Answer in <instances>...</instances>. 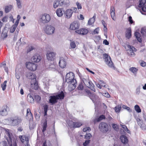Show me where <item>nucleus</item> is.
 Listing matches in <instances>:
<instances>
[{
  "mask_svg": "<svg viewBox=\"0 0 146 146\" xmlns=\"http://www.w3.org/2000/svg\"><path fill=\"white\" fill-rule=\"evenodd\" d=\"M1 129L5 132V137L8 143L9 146H17V140L13 138L11 130L3 127H1ZM0 146H7V142L3 141L0 142Z\"/></svg>",
  "mask_w": 146,
  "mask_h": 146,
  "instance_id": "nucleus-1",
  "label": "nucleus"
},
{
  "mask_svg": "<svg viewBox=\"0 0 146 146\" xmlns=\"http://www.w3.org/2000/svg\"><path fill=\"white\" fill-rule=\"evenodd\" d=\"M64 96V93L63 92L61 91L57 95L50 96L49 102L51 104V105H53L57 102L58 99H63Z\"/></svg>",
  "mask_w": 146,
  "mask_h": 146,
  "instance_id": "nucleus-2",
  "label": "nucleus"
},
{
  "mask_svg": "<svg viewBox=\"0 0 146 146\" xmlns=\"http://www.w3.org/2000/svg\"><path fill=\"white\" fill-rule=\"evenodd\" d=\"M44 32L47 35H51L54 34L55 31L54 26L50 25H47L44 28Z\"/></svg>",
  "mask_w": 146,
  "mask_h": 146,
  "instance_id": "nucleus-3",
  "label": "nucleus"
},
{
  "mask_svg": "<svg viewBox=\"0 0 146 146\" xmlns=\"http://www.w3.org/2000/svg\"><path fill=\"white\" fill-rule=\"evenodd\" d=\"M50 19L51 17L49 15L44 13L40 16L38 21L41 23L45 24L49 22Z\"/></svg>",
  "mask_w": 146,
  "mask_h": 146,
  "instance_id": "nucleus-4",
  "label": "nucleus"
},
{
  "mask_svg": "<svg viewBox=\"0 0 146 146\" xmlns=\"http://www.w3.org/2000/svg\"><path fill=\"white\" fill-rule=\"evenodd\" d=\"M82 81L87 87L90 88L94 92H96V90L94 88V84L88 78L86 79L83 78Z\"/></svg>",
  "mask_w": 146,
  "mask_h": 146,
  "instance_id": "nucleus-5",
  "label": "nucleus"
},
{
  "mask_svg": "<svg viewBox=\"0 0 146 146\" xmlns=\"http://www.w3.org/2000/svg\"><path fill=\"white\" fill-rule=\"evenodd\" d=\"M74 78V73L72 72H70L67 73L66 75V81L67 83H70V82L76 83V80Z\"/></svg>",
  "mask_w": 146,
  "mask_h": 146,
  "instance_id": "nucleus-6",
  "label": "nucleus"
},
{
  "mask_svg": "<svg viewBox=\"0 0 146 146\" xmlns=\"http://www.w3.org/2000/svg\"><path fill=\"white\" fill-rule=\"evenodd\" d=\"M146 0H140L138 6L139 10L141 13L143 14L146 11V6L145 5L146 3Z\"/></svg>",
  "mask_w": 146,
  "mask_h": 146,
  "instance_id": "nucleus-7",
  "label": "nucleus"
},
{
  "mask_svg": "<svg viewBox=\"0 0 146 146\" xmlns=\"http://www.w3.org/2000/svg\"><path fill=\"white\" fill-rule=\"evenodd\" d=\"M103 58L104 59L106 64L110 67H114L113 63L111 60L110 56L108 54L105 53L103 54Z\"/></svg>",
  "mask_w": 146,
  "mask_h": 146,
  "instance_id": "nucleus-8",
  "label": "nucleus"
},
{
  "mask_svg": "<svg viewBox=\"0 0 146 146\" xmlns=\"http://www.w3.org/2000/svg\"><path fill=\"white\" fill-rule=\"evenodd\" d=\"M99 128L102 132L106 133L109 130V125L105 122H102L99 124Z\"/></svg>",
  "mask_w": 146,
  "mask_h": 146,
  "instance_id": "nucleus-9",
  "label": "nucleus"
},
{
  "mask_svg": "<svg viewBox=\"0 0 146 146\" xmlns=\"http://www.w3.org/2000/svg\"><path fill=\"white\" fill-rule=\"evenodd\" d=\"M9 110V108L8 106L6 105H3L0 111V115L2 116H6Z\"/></svg>",
  "mask_w": 146,
  "mask_h": 146,
  "instance_id": "nucleus-10",
  "label": "nucleus"
},
{
  "mask_svg": "<svg viewBox=\"0 0 146 146\" xmlns=\"http://www.w3.org/2000/svg\"><path fill=\"white\" fill-rule=\"evenodd\" d=\"M26 65L27 68L31 71L35 70L37 67L36 64L32 62H27Z\"/></svg>",
  "mask_w": 146,
  "mask_h": 146,
  "instance_id": "nucleus-11",
  "label": "nucleus"
},
{
  "mask_svg": "<svg viewBox=\"0 0 146 146\" xmlns=\"http://www.w3.org/2000/svg\"><path fill=\"white\" fill-rule=\"evenodd\" d=\"M67 123L70 127H73L74 128L78 127L80 126L82 124V123L81 122H74L72 121H67Z\"/></svg>",
  "mask_w": 146,
  "mask_h": 146,
  "instance_id": "nucleus-12",
  "label": "nucleus"
},
{
  "mask_svg": "<svg viewBox=\"0 0 146 146\" xmlns=\"http://www.w3.org/2000/svg\"><path fill=\"white\" fill-rule=\"evenodd\" d=\"M128 48H129L127 50L128 54L132 57L134 56L135 55L134 52H136V49L132 46L128 45Z\"/></svg>",
  "mask_w": 146,
  "mask_h": 146,
  "instance_id": "nucleus-13",
  "label": "nucleus"
},
{
  "mask_svg": "<svg viewBox=\"0 0 146 146\" xmlns=\"http://www.w3.org/2000/svg\"><path fill=\"white\" fill-rule=\"evenodd\" d=\"M80 27V25L78 22L74 21L71 24L70 29L72 30H75L78 29Z\"/></svg>",
  "mask_w": 146,
  "mask_h": 146,
  "instance_id": "nucleus-14",
  "label": "nucleus"
},
{
  "mask_svg": "<svg viewBox=\"0 0 146 146\" xmlns=\"http://www.w3.org/2000/svg\"><path fill=\"white\" fill-rule=\"evenodd\" d=\"M55 55L54 52L48 51L47 52L46 54L47 58L48 60L52 61L54 59Z\"/></svg>",
  "mask_w": 146,
  "mask_h": 146,
  "instance_id": "nucleus-15",
  "label": "nucleus"
},
{
  "mask_svg": "<svg viewBox=\"0 0 146 146\" xmlns=\"http://www.w3.org/2000/svg\"><path fill=\"white\" fill-rule=\"evenodd\" d=\"M21 121V118L18 117H12L11 125L16 126L19 124Z\"/></svg>",
  "mask_w": 146,
  "mask_h": 146,
  "instance_id": "nucleus-16",
  "label": "nucleus"
},
{
  "mask_svg": "<svg viewBox=\"0 0 146 146\" xmlns=\"http://www.w3.org/2000/svg\"><path fill=\"white\" fill-rule=\"evenodd\" d=\"M41 59L40 56L38 54H35L31 58V61L34 62H38Z\"/></svg>",
  "mask_w": 146,
  "mask_h": 146,
  "instance_id": "nucleus-17",
  "label": "nucleus"
},
{
  "mask_svg": "<svg viewBox=\"0 0 146 146\" xmlns=\"http://www.w3.org/2000/svg\"><path fill=\"white\" fill-rule=\"evenodd\" d=\"M26 77L29 79L31 80V81L35 80L36 79V76L35 74L31 72H27L26 74Z\"/></svg>",
  "mask_w": 146,
  "mask_h": 146,
  "instance_id": "nucleus-18",
  "label": "nucleus"
},
{
  "mask_svg": "<svg viewBox=\"0 0 146 146\" xmlns=\"http://www.w3.org/2000/svg\"><path fill=\"white\" fill-rule=\"evenodd\" d=\"M91 99L94 104L95 106L97 105L99 103V98L95 94H93L90 97Z\"/></svg>",
  "mask_w": 146,
  "mask_h": 146,
  "instance_id": "nucleus-19",
  "label": "nucleus"
},
{
  "mask_svg": "<svg viewBox=\"0 0 146 146\" xmlns=\"http://www.w3.org/2000/svg\"><path fill=\"white\" fill-rule=\"evenodd\" d=\"M76 33L82 35H86L88 32V29H86L82 28L75 31Z\"/></svg>",
  "mask_w": 146,
  "mask_h": 146,
  "instance_id": "nucleus-20",
  "label": "nucleus"
},
{
  "mask_svg": "<svg viewBox=\"0 0 146 146\" xmlns=\"http://www.w3.org/2000/svg\"><path fill=\"white\" fill-rule=\"evenodd\" d=\"M73 11L72 9H67L65 12V17L67 19L70 18L72 16Z\"/></svg>",
  "mask_w": 146,
  "mask_h": 146,
  "instance_id": "nucleus-21",
  "label": "nucleus"
},
{
  "mask_svg": "<svg viewBox=\"0 0 146 146\" xmlns=\"http://www.w3.org/2000/svg\"><path fill=\"white\" fill-rule=\"evenodd\" d=\"M59 65L61 68H64L66 65V62L65 60L63 58H60L59 62Z\"/></svg>",
  "mask_w": 146,
  "mask_h": 146,
  "instance_id": "nucleus-22",
  "label": "nucleus"
},
{
  "mask_svg": "<svg viewBox=\"0 0 146 146\" xmlns=\"http://www.w3.org/2000/svg\"><path fill=\"white\" fill-rule=\"evenodd\" d=\"M31 87L32 88L35 90H37L38 88V83L36 81V79L33 81H31Z\"/></svg>",
  "mask_w": 146,
  "mask_h": 146,
  "instance_id": "nucleus-23",
  "label": "nucleus"
},
{
  "mask_svg": "<svg viewBox=\"0 0 146 146\" xmlns=\"http://www.w3.org/2000/svg\"><path fill=\"white\" fill-rule=\"evenodd\" d=\"M19 138L21 142L23 143L25 142L24 144H27L29 143V139L28 137L21 135L19 136Z\"/></svg>",
  "mask_w": 146,
  "mask_h": 146,
  "instance_id": "nucleus-24",
  "label": "nucleus"
},
{
  "mask_svg": "<svg viewBox=\"0 0 146 146\" xmlns=\"http://www.w3.org/2000/svg\"><path fill=\"white\" fill-rule=\"evenodd\" d=\"M68 83L69 84L68 85V88L69 91H72L74 90L76 87V82H70V83Z\"/></svg>",
  "mask_w": 146,
  "mask_h": 146,
  "instance_id": "nucleus-25",
  "label": "nucleus"
},
{
  "mask_svg": "<svg viewBox=\"0 0 146 146\" xmlns=\"http://www.w3.org/2000/svg\"><path fill=\"white\" fill-rule=\"evenodd\" d=\"M64 9L63 8H60L58 9L56 11V13L58 17H61L63 15Z\"/></svg>",
  "mask_w": 146,
  "mask_h": 146,
  "instance_id": "nucleus-26",
  "label": "nucleus"
},
{
  "mask_svg": "<svg viewBox=\"0 0 146 146\" xmlns=\"http://www.w3.org/2000/svg\"><path fill=\"white\" fill-rule=\"evenodd\" d=\"M110 10L111 17L114 21H115V11L114 7H111Z\"/></svg>",
  "mask_w": 146,
  "mask_h": 146,
  "instance_id": "nucleus-27",
  "label": "nucleus"
},
{
  "mask_svg": "<svg viewBox=\"0 0 146 146\" xmlns=\"http://www.w3.org/2000/svg\"><path fill=\"white\" fill-rule=\"evenodd\" d=\"M120 139L121 142L124 144H126L128 142V139L125 135H122L120 137Z\"/></svg>",
  "mask_w": 146,
  "mask_h": 146,
  "instance_id": "nucleus-28",
  "label": "nucleus"
},
{
  "mask_svg": "<svg viewBox=\"0 0 146 146\" xmlns=\"http://www.w3.org/2000/svg\"><path fill=\"white\" fill-rule=\"evenodd\" d=\"M96 16V15L95 13L93 17L89 19L88 22V25H91L94 23L95 21Z\"/></svg>",
  "mask_w": 146,
  "mask_h": 146,
  "instance_id": "nucleus-29",
  "label": "nucleus"
},
{
  "mask_svg": "<svg viewBox=\"0 0 146 146\" xmlns=\"http://www.w3.org/2000/svg\"><path fill=\"white\" fill-rule=\"evenodd\" d=\"M60 0H55L53 3V7L54 8L56 9L58 6L61 5Z\"/></svg>",
  "mask_w": 146,
  "mask_h": 146,
  "instance_id": "nucleus-30",
  "label": "nucleus"
},
{
  "mask_svg": "<svg viewBox=\"0 0 146 146\" xmlns=\"http://www.w3.org/2000/svg\"><path fill=\"white\" fill-rule=\"evenodd\" d=\"M61 5H64L68 6L69 5L70 2L69 0H60Z\"/></svg>",
  "mask_w": 146,
  "mask_h": 146,
  "instance_id": "nucleus-31",
  "label": "nucleus"
},
{
  "mask_svg": "<svg viewBox=\"0 0 146 146\" xmlns=\"http://www.w3.org/2000/svg\"><path fill=\"white\" fill-rule=\"evenodd\" d=\"M12 117H9L4 120V122L6 124L11 125Z\"/></svg>",
  "mask_w": 146,
  "mask_h": 146,
  "instance_id": "nucleus-32",
  "label": "nucleus"
},
{
  "mask_svg": "<svg viewBox=\"0 0 146 146\" xmlns=\"http://www.w3.org/2000/svg\"><path fill=\"white\" fill-rule=\"evenodd\" d=\"M51 81L47 78H45L44 81V84L46 87L49 86L50 84Z\"/></svg>",
  "mask_w": 146,
  "mask_h": 146,
  "instance_id": "nucleus-33",
  "label": "nucleus"
},
{
  "mask_svg": "<svg viewBox=\"0 0 146 146\" xmlns=\"http://www.w3.org/2000/svg\"><path fill=\"white\" fill-rule=\"evenodd\" d=\"M135 35L137 40L139 42H142V40L141 38V36L140 34L138 32H135Z\"/></svg>",
  "mask_w": 146,
  "mask_h": 146,
  "instance_id": "nucleus-34",
  "label": "nucleus"
},
{
  "mask_svg": "<svg viewBox=\"0 0 146 146\" xmlns=\"http://www.w3.org/2000/svg\"><path fill=\"white\" fill-rule=\"evenodd\" d=\"M129 70L134 75H136L138 71V69L135 67H132L129 68Z\"/></svg>",
  "mask_w": 146,
  "mask_h": 146,
  "instance_id": "nucleus-35",
  "label": "nucleus"
},
{
  "mask_svg": "<svg viewBox=\"0 0 146 146\" xmlns=\"http://www.w3.org/2000/svg\"><path fill=\"white\" fill-rule=\"evenodd\" d=\"M27 116L30 119H31L33 118V115L32 114L30 109L28 108L27 109Z\"/></svg>",
  "mask_w": 146,
  "mask_h": 146,
  "instance_id": "nucleus-36",
  "label": "nucleus"
},
{
  "mask_svg": "<svg viewBox=\"0 0 146 146\" xmlns=\"http://www.w3.org/2000/svg\"><path fill=\"white\" fill-rule=\"evenodd\" d=\"M131 36V30L130 28H128L127 30L126 34V37L128 39H129Z\"/></svg>",
  "mask_w": 146,
  "mask_h": 146,
  "instance_id": "nucleus-37",
  "label": "nucleus"
},
{
  "mask_svg": "<svg viewBox=\"0 0 146 146\" xmlns=\"http://www.w3.org/2000/svg\"><path fill=\"white\" fill-rule=\"evenodd\" d=\"M121 105H119L116 106L114 108L115 112L117 113H119L121 109Z\"/></svg>",
  "mask_w": 146,
  "mask_h": 146,
  "instance_id": "nucleus-38",
  "label": "nucleus"
},
{
  "mask_svg": "<svg viewBox=\"0 0 146 146\" xmlns=\"http://www.w3.org/2000/svg\"><path fill=\"white\" fill-rule=\"evenodd\" d=\"M13 7L11 5L6 6L5 8V12L6 13H9L12 9Z\"/></svg>",
  "mask_w": 146,
  "mask_h": 146,
  "instance_id": "nucleus-39",
  "label": "nucleus"
},
{
  "mask_svg": "<svg viewBox=\"0 0 146 146\" xmlns=\"http://www.w3.org/2000/svg\"><path fill=\"white\" fill-rule=\"evenodd\" d=\"M76 46L75 42L74 41L70 40V49H74L76 47Z\"/></svg>",
  "mask_w": 146,
  "mask_h": 146,
  "instance_id": "nucleus-40",
  "label": "nucleus"
},
{
  "mask_svg": "<svg viewBox=\"0 0 146 146\" xmlns=\"http://www.w3.org/2000/svg\"><path fill=\"white\" fill-rule=\"evenodd\" d=\"M27 97L28 100L29 102L31 103H33L34 102V99L31 96V94H28L27 95Z\"/></svg>",
  "mask_w": 146,
  "mask_h": 146,
  "instance_id": "nucleus-41",
  "label": "nucleus"
},
{
  "mask_svg": "<svg viewBox=\"0 0 146 146\" xmlns=\"http://www.w3.org/2000/svg\"><path fill=\"white\" fill-rule=\"evenodd\" d=\"M120 125L124 129V131L127 132L128 133L130 134L131 133V132L128 129V128L127 127L126 125H123L121 124H120Z\"/></svg>",
  "mask_w": 146,
  "mask_h": 146,
  "instance_id": "nucleus-42",
  "label": "nucleus"
},
{
  "mask_svg": "<svg viewBox=\"0 0 146 146\" xmlns=\"http://www.w3.org/2000/svg\"><path fill=\"white\" fill-rule=\"evenodd\" d=\"M142 86L143 85L140 84L137 86L135 91V93L136 94L139 95L140 94V89Z\"/></svg>",
  "mask_w": 146,
  "mask_h": 146,
  "instance_id": "nucleus-43",
  "label": "nucleus"
},
{
  "mask_svg": "<svg viewBox=\"0 0 146 146\" xmlns=\"http://www.w3.org/2000/svg\"><path fill=\"white\" fill-rule=\"evenodd\" d=\"M105 119V116L104 115H100L98 119H95L94 121V123H95L96 121V120H97V121L98 122L100 121L101 120H102L103 119Z\"/></svg>",
  "mask_w": 146,
  "mask_h": 146,
  "instance_id": "nucleus-44",
  "label": "nucleus"
},
{
  "mask_svg": "<svg viewBox=\"0 0 146 146\" xmlns=\"http://www.w3.org/2000/svg\"><path fill=\"white\" fill-rule=\"evenodd\" d=\"M139 125L140 126L141 128L143 130H145L146 129V127L145 124L143 123L142 122H140L139 123Z\"/></svg>",
  "mask_w": 146,
  "mask_h": 146,
  "instance_id": "nucleus-45",
  "label": "nucleus"
},
{
  "mask_svg": "<svg viewBox=\"0 0 146 146\" xmlns=\"http://www.w3.org/2000/svg\"><path fill=\"white\" fill-rule=\"evenodd\" d=\"M134 108L135 110L137 112L140 113L141 112V109L138 105H135V106Z\"/></svg>",
  "mask_w": 146,
  "mask_h": 146,
  "instance_id": "nucleus-46",
  "label": "nucleus"
},
{
  "mask_svg": "<svg viewBox=\"0 0 146 146\" xmlns=\"http://www.w3.org/2000/svg\"><path fill=\"white\" fill-rule=\"evenodd\" d=\"M122 107L123 108L126 110L128 111L129 112H132L131 110L130 109V108L128 107H127L124 105H123L122 106Z\"/></svg>",
  "mask_w": 146,
  "mask_h": 146,
  "instance_id": "nucleus-47",
  "label": "nucleus"
},
{
  "mask_svg": "<svg viewBox=\"0 0 146 146\" xmlns=\"http://www.w3.org/2000/svg\"><path fill=\"white\" fill-rule=\"evenodd\" d=\"M16 28V27H14L12 25L10 28V32L11 33H13L15 31Z\"/></svg>",
  "mask_w": 146,
  "mask_h": 146,
  "instance_id": "nucleus-48",
  "label": "nucleus"
},
{
  "mask_svg": "<svg viewBox=\"0 0 146 146\" xmlns=\"http://www.w3.org/2000/svg\"><path fill=\"white\" fill-rule=\"evenodd\" d=\"M35 100L38 102L39 103L41 100L40 96L38 95H36L35 96Z\"/></svg>",
  "mask_w": 146,
  "mask_h": 146,
  "instance_id": "nucleus-49",
  "label": "nucleus"
},
{
  "mask_svg": "<svg viewBox=\"0 0 146 146\" xmlns=\"http://www.w3.org/2000/svg\"><path fill=\"white\" fill-rule=\"evenodd\" d=\"M56 65L55 64H51L49 66L50 68L51 69H55Z\"/></svg>",
  "mask_w": 146,
  "mask_h": 146,
  "instance_id": "nucleus-50",
  "label": "nucleus"
},
{
  "mask_svg": "<svg viewBox=\"0 0 146 146\" xmlns=\"http://www.w3.org/2000/svg\"><path fill=\"white\" fill-rule=\"evenodd\" d=\"M99 83L100 84L101 87H106V84L104 82V81L102 80H100L99 81Z\"/></svg>",
  "mask_w": 146,
  "mask_h": 146,
  "instance_id": "nucleus-51",
  "label": "nucleus"
},
{
  "mask_svg": "<svg viewBox=\"0 0 146 146\" xmlns=\"http://www.w3.org/2000/svg\"><path fill=\"white\" fill-rule=\"evenodd\" d=\"M112 127L116 131H118L119 129L118 126L117 125L115 124H112Z\"/></svg>",
  "mask_w": 146,
  "mask_h": 146,
  "instance_id": "nucleus-52",
  "label": "nucleus"
},
{
  "mask_svg": "<svg viewBox=\"0 0 146 146\" xmlns=\"http://www.w3.org/2000/svg\"><path fill=\"white\" fill-rule=\"evenodd\" d=\"M76 5L78 9H81L82 8L81 5L78 2H77L76 3Z\"/></svg>",
  "mask_w": 146,
  "mask_h": 146,
  "instance_id": "nucleus-53",
  "label": "nucleus"
},
{
  "mask_svg": "<svg viewBox=\"0 0 146 146\" xmlns=\"http://www.w3.org/2000/svg\"><path fill=\"white\" fill-rule=\"evenodd\" d=\"M99 28H97L94 30L93 34H98L99 33Z\"/></svg>",
  "mask_w": 146,
  "mask_h": 146,
  "instance_id": "nucleus-54",
  "label": "nucleus"
},
{
  "mask_svg": "<svg viewBox=\"0 0 146 146\" xmlns=\"http://www.w3.org/2000/svg\"><path fill=\"white\" fill-rule=\"evenodd\" d=\"M72 11L73 12H74L75 13H78L79 12L78 9L77 8L75 7H73L72 8Z\"/></svg>",
  "mask_w": 146,
  "mask_h": 146,
  "instance_id": "nucleus-55",
  "label": "nucleus"
},
{
  "mask_svg": "<svg viewBox=\"0 0 146 146\" xmlns=\"http://www.w3.org/2000/svg\"><path fill=\"white\" fill-rule=\"evenodd\" d=\"M7 36V33L6 32L4 33L3 32L1 35V37L3 38H6Z\"/></svg>",
  "mask_w": 146,
  "mask_h": 146,
  "instance_id": "nucleus-56",
  "label": "nucleus"
},
{
  "mask_svg": "<svg viewBox=\"0 0 146 146\" xmlns=\"http://www.w3.org/2000/svg\"><path fill=\"white\" fill-rule=\"evenodd\" d=\"M17 7L19 8H21V3L20 1L19 0H17Z\"/></svg>",
  "mask_w": 146,
  "mask_h": 146,
  "instance_id": "nucleus-57",
  "label": "nucleus"
},
{
  "mask_svg": "<svg viewBox=\"0 0 146 146\" xmlns=\"http://www.w3.org/2000/svg\"><path fill=\"white\" fill-rule=\"evenodd\" d=\"M8 16H6L3 17V19H2V21L3 22H6L7 21L8 19Z\"/></svg>",
  "mask_w": 146,
  "mask_h": 146,
  "instance_id": "nucleus-58",
  "label": "nucleus"
},
{
  "mask_svg": "<svg viewBox=\"0 0 146 146\" xmlns=\"http://www.w3.org/2000/svg\"><path fill=\"white\" fill-rule=\"evenodd\" d=\"M92 135L90 133L86 134V135H85V138L86 139H89L91 137Z\"/></svg>",
  "mask_w": 146,
  "mask_h": 146,
  "instance_id": "nucleus-59",
  "label": "nucleus"
},
{
  "mask_svg": "<svg viewBox=\"0 0 146 146\" xmlns=\"http://www.w3.org/2000/svg\"><path fill=\"white\" fill-rule=\"evenodd\" d=\"M47 127V124L46 123H44L42 127V131L44 132L46 130Z\"/></svg>",
  "mask_w": 146,
  "mask_h": 146,
  "instance_id": "nucleus-60",
  "label": "nucleus"
},
{
  "mask_svg": "<svg viewBox=\"0 0 146 146\" xmlns=\"http://www.w3.org/2000/svg\"><path fill=\"white\" fill-rule=\"evenodd\" d=\"M83 131L84 132H85L87 131H90V128L89 127L85 128H83Z\"/></svg>",
  "mask_w": 146,
  "mask_h": 146,
  "instance_id": "nucleus-61",
  "label": "nucleus"
},
{
  "mask_svg": "<svg viewBox=\"0 0 146 146\" xmlns=\"http://www.w3.org/2000/svg\"><path fill=\"white\" fill-rule=\"evenodd\" d=\"M6 84H5L2 83L1 85V87L2 88L3 90L4 91L6 88Z\"/></svg>",
  "mask_w": 146,
  "mask_h": 146,
  "instance_id": "nucleus-62",
  "label": "nucleus"
},
{
  "mask_svg": "<svg viewBox=\"0 0 146 146\" xmlns=\"http://www.w3.org/2000/svg\"><path fill=\"white\" fill-rule=\"evenodd\" d=\"M90 140H86L85 142L83 144V145L84 146H86L88 144L90 143Z\"/></svg>",
  "mask_w": 146,
  "mask_h": 146,
  "instance_id": "nucleus-63",
  "label": "nucleus"
},
{
  "mask_svg": "<svg viewBox=\"0 0 146 146\" xmlns=\"http://www.w3.org/2000/svg\"><path fill=\"white\" fill-rule=\"evenodd\" d=\"M84 87L83 85L82 84H80L78 87V89L79 90H82L83 89Z\"/></svg>",
  "mask_w": 146,
  "mask_h": 146,
  "instance_id": "nucleus-64",
  "label": "nucleus"
}]
</instances>
